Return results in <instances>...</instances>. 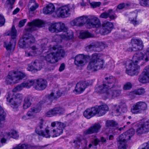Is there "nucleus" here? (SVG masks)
<instances>
[{"instance_id":"f257e3e1","label":"nucleus","mask_w":149,"mask_h":149,"mask_svg":"<svg viewBox=\"0 0 149 149\" xmlns=\"http://www.w3.org/2000/svg\"><path fill=\"white\" fill-rule=\"evenodd\" d=\"M45 123V121L43 119H39V123L36 130V132L38 134L46 138L49 137L50 136L54 137L59 136L63 133L62 130L57 127L52 129V130L49 132V128L47 127L45 129V132H44L40 130L46 127Z\"/></svg>"},{"instance_id":"f03ea898","label":"nucleus","mask_w":149,"mask_h":149,"mask_svg":"<svg viewBox=\"0 0 149 149\" xmlns=\"http://www.w3.org/2000/svg\"><path fill=\"white\" fill-rule=\"evenodd\" d=\"M65 55V52L62 47L56 45L49 49L47 55L45 57L46 61L51 63L57 62L58 60Z\"/></svg>"},{"instance_id":"7ed1b4c3","label":"nucleus","mask_w":149,"mask_h":149,"mask_svg":"<svg viewBox=\"0 0 149 149\" xmlns=\"http://www.w3.org/2000/svg\"><path fill=\"white\" fill-rule=\"evenodd\" d=\"M104 83L96 87L95 92L97 93H103L108 89L113 88L117 86L118 81L114 77L110 76L104 78Z\"/></svg>"},{"instance_id":"20e7f679","label":"nucleus","mask_w":149,"mask_h":149,"mask_svg":"<svg viewBox=\"0 0 149 149\" xmlns=\"http://www.w3.org/2000/svg\"><path fill=\"white\" fill-rule=\"evenodd\" d=\"M26 76L25 74L21 72L10 71L6 80V83L10 84L12 83H17Z\"/></svg>"},{"instance_id":"39448f33","label":"nucleus","mask_w":149,"mask_h":149,"mask_svg":"<svg viewBox=\"0 0 149 149\" xmlns=\"http://www.w3.org/2000/svg\"><path fill=\"white\" fill-rule=\"evenodd\" d=\"M11 92H9L7 95L6 99L7 101L10 103V105L13 108H16L20 105L23 99L22 95L20 94H17L15 98L12 97Z\"/></svg>"},{"instance_id":"423d86ee","label":"nucleus","mask_w":149,"mask_h":149,"mask_svg":"<svg viewBox=\"0 0 149 149\" xmlns=\"http://www.w3.org/2000/svg\"><path fill=\"white\" fill-rule=\"evenodd\" d=\"M121 91L122 90L120 89H116L112 90L108 89L104 92L100 93H103V96L105 97V99H111L119 96L121 94Z\"/></svg>"},{"instance_id":"0eeeda50","label":"nucleus","mask_w":149,"mask_h":149,"mask_svg":"<svg viewBox=\"0 0 149 149\" xmlns=\"http://www.w3.org/2000/svg\"><path fill=\"white\" fill-rule=\"evenodd\" d=\"M140 67L134 62L130 61L126 70V73L129 75L133 76L137 75L139 72Z\"/></svg>"},{"instance_id":"6e6552de","label":"nucleus","mask_w":149,"mask_h":149,"mask_svg":"<svg viewBox=\"0 0 149 149\" xmlns=\"http://www.w3.org/2000/svg\"><path fill=\"white\" fill-rule=\"evenodd\" d=\"M49 30L52 33H58L65 31L67 28L64 24L62 22L56 23L52 24L49 27Z\"/></svg>"},{"instance_id":"1a4fd4ad","label":"nucleus","mask_w":149,"mask_h":149,"mask_svg":"<svg viewBox=\"0 0 149 149\" xmlns=\"http://www.w3.org/2000/svg\"><path fill=\"white\" fill-rule=\"evenodd\" d=\"M87 27L88 28L92 27L97 28L100 26V22L98 18L94 16H91L87 18L86 20Z\"/></svg>"},{"instance_id":"9d476101","label":"nucleus","mask_w":149,"mask_h":149,"mask_svg":"<svg viewBox=\"0 0 149 149\" xmlns=\"http://www.w3.org/2000/svg\"><path fill=\"white\" fill-rule=\"evenodd\" d=\"M23 38V41L19 42V45L22 48L24 47L27 44L30 45L35 42V38L31 34H25L24 35Z\"/></svg>"},{"instance_id":"9b49d317","label":"nucleus","mask_w":149,"mask_h":149,"mask_svg":"<svg viewBox=\"0 0 149 149\" xmlns=\"http://www.w3.org/2000/svg\"><path fill=\"white\" fill-rule=\"evenodd\" d=\"M113 110L116 115H120L122 113H125L127 111V107L124 102H120L118 105H114L113 106Z\"/></svg>"},{"instance_id":"f8f14e48","label":"nucleus","mask_w":149,"mask_h":149,"mask_svg":"<svg viewBox=\"0 0 149 149\" xmlns=\"http://www.w3.org/2000/svg\"><path fill=\"white\" fill-rule=\"evenodd\" d=\"M29 27L26 29L28 31H31L36 29V27H42L44 26V23L41 20H36L28 23Z\"/></svg>"},{"instance_id":"ddd939ff","label":"nucleus","mask_w":149,"mask_h":149,"mask_svg":"<svg viewBox=\"0 0 149 149\" xmlns=\"http://www.w3.org/2000/svg\"><path fill=\"white\" fill-rule=\"evenodd\" d=\"M70 9L69 5L64 6L59 8L57 12L58 16L59 17L65 18L70 15Z\"/></svg>"},{"instance_id":"4468645a","label":"nucleus","mask_w":149,"mask_h":149,"mask_svg":"<svg viewBox=\"0 0 149 149\" xmlns=\"http://www.w3.org/2000/svg\"><path fill=\"white\" fill-rule=\"evenodd\" d=\"M138 80L140 83H146L149 82V67H146L139 77Z\"/></svg>"},{"instance_id":"2eb2a0df","label":"nucleus","mask_w":149,"mask_h":149,"mask_svg":"<svg viewBox=\"0 0 149 149\" xmlns=\"http://www.w3.org/2000/svg\"><path fill=\"white\" fill-rule=\"evenodd\" d=\"M36 80H28L26 82H23L19 85H18L14 88L13 92H16L22 90L23 88L26 87L27 88H30L33 85L34 86Z\"/></svg>"},{"instance_id":"dca6fc26","label":"nucleus","mask_w":149,"mask_h":149,"mask_svg":"<svg viewBox=\"0 0 149 149\" xmlns=\"http://www.w3.org/2000/svg\"><path fill=\"white\" fill-rule=\"evenodd\" d=\"M103 67V62H101L100 63L98 62L90 60L88 64L87 69L88 70H91L92 71H95L102 68Z\"/></svg>"},{"instance_id":"f3484780","label":"nucleus","mask_w":149,"mask_h":149,"mask_svg":"<svg viewBox=\"0 0 149 149\" xmlns=\"http://www.w3.org/2000/svg\"><path fill=\"white\" fill-rule=\"evenodd\" d=\"M65 111L64 109L61 107H57L50 110L46 113V116L49 117L54 116L57 114H63Z\"/></svg>"},{"instance_id":"a211bd4d","label":"nucleus","mask_w":149,"mask_h":149,"mask_svg":"<svg viewBox=\"0 0 149 149\" xmlns=\"http://www.w3.org/2000/svg\"><path fill=\"white\" fill-rule=\"evenodd\" d=\"M88 17L87 16L83 15L74 19L71 22L70 24L72 26H82L85 23H86V20Z\"/></svg>"},{"instance_id":"6ab92c4d","label":"nucleus","mask_w":149,"mask_h":149,"mask_svg":"<svg viewBox=\"0 0 149 149\" xmlns=\"http://www.w3.org/2000/svg\"><path fill=\"white\" fill-rule=\"evenodd\" d=\"M42 68L41 64L38 60L32 61L31 65H29L27 68V70L33 72H35L40 70Z\"/></svg>"},{"instance_id":"aec40b11","label":"nucleus","mask_w":149,"mask_h":149,"mask_svg":"<svg viewBox=\"0 0 149 149\" xmlns=\"http://www.w3.org/2000/svg\"><path fill=\"white\" fill-rule=\"evenodd\" d=\"M34 88L37 90L42 91L45 89L47 86V81L45 80L39 79L36 80Z\"/></svg>"},{"instance_id":"412c9836","label":"nucleus","mask_w":149,"mask_h":149,"mask_svg":"<svg viewBox=\"0 0 149 149\" xmlns=\"http://www.w3.org/2000/svg\"><path fill=\"white\" fill-rule=\"evenodd\" d=\"M95 114L100 116L104 115L109 110V107L106 104H103L97 107H94Z\"/></svg>"},{"instance_id":"4be33fe9","label":"nucleus","mask_w":149,"mask_h":149,"mask_svg":"<svg viewBox=\"0 0 149 149\" xmlns=\"http://www.w3.org/2000/svg\"><path fill=\"white\" fill-rule=\"evenodd\" d=\"M113 24L111 22H107L102 24V31L103 34L107 35L111 32L113 28Z\"/></svg>"},{"instance_id":"5701e85b","label":"nucleus","mask_w":149,"mask_h":149,"mask_svg":"<svg viewBox=\"0 0 149 149\" xmlns=\"http://www.w3.org/2000/svg\"><path fill=\"white\" fill-rule=\"evenodd\" d=\"M101 126L99 123H95L84 132V134L87 135L97 133L99 131Z\"/></svg>"},{"instance_id":"b1692460","label":"nucleus","mask_w":149,"mask_h":149,"mask_svg":"<svg viewBox=\"0 0 149 149\" xmlns=\"http://www.w3.org/2000/svg\"><path fill=\"white\" fill-rule=\"evenodd\" d=\"M131 43L134 51L142 49L143 45L141 40L136 39H132L131 40Z\"/></svg>"},{"instance_id":"393cba45","label":"nucleus","mask_w":149,"mask_h":149,"mask_svg":"<svg viewBox=\"0 0 149 149\" xmlns=\"http://www.w3.org/2000/svg\"><path fill=\"white\" fill-rule=\"evenodd\" d=\"M88 85V83L86 81L79 82L76 84L74 91L78 93H80L83 92Z\"/></svg>"},{"instance_id":"a878e982","label":"nucleus","mask_w":149,"mask_h":149,"mask_svg":"<svg viewBox=\"0 0 149 149\" xmlns=\"http://www.w3.org/2000/svg\"><path fill=\"white\" fill-rule=\"evenodd\" d=\"M103 44L102 42H97L95 44L90 45L86 47L87 49L90 51H95L99 52L101 50V49H97L98 48H102L104 47Z\"/></svg>"},{"instance_id":"bb28decb","label":"nucleus","mask_w":149,"mask_h":149,"mask_svg":"<svg viewBox=\"0 0 149 149\" xmlns=\"http://www.w3.org/2000/svg\"><path fill=\"white\" fill-rule=\"evenodd\" d=\"M41 109V107L40 105L31 108L28 111L27 116L29 118H33L35 116V113H38L40 111Z\"/></svg>"},{"instance_id":"cd10ccee","label":"nucleus","mask_w":149,"mask_h":149,"mask_svg":"<svg viewBox=\"0 0 149 149\" xmlns=\"http://www.w3.org/2000/svg\"><path fill=\"white\" fill-rule=\"evenodd\" d=\"M31 51L28 52L25 51V56H35L37 54H40L42 51V50L40 51L39 49L36 48L35 46H33L31 48Z\"/></svg>"},{"instance_id":"c85d7f7f","label":"nucleus","mask_w":149,"mask_h":149,"mask_svg":"<svg viewBox=\"0 0 149 149\" xmlns=\"http://www.w3.org/2000/svg\"><path fill=\"white\" fill-rule=\"evenodd\" d=\"M85 57L83 54H79L75 57L74 63L78 66H81L84 65Z\"/></svg>"},{"instance_id":"c756f323","label":"nucleus","mask_w":149,"mask_h":149,"mask_svg":"<svg viewBox=\"0 0 149 149\" xmlns=\"http://www.w3.org/2000/svg\"><path fill=\"white\" fill-rule=\"evenodd\" d=\"M95 107L86 109L84 112V115L86 118L90 119L95 115Z\"/></svg>"},{"instance_id":"7c9ffc66","label":"nucleus","mask_w":149,"mask_h":149,"mask_svg":"<svg viewBox=\"0 0 149 149\" xmlns=\"http://www.w3.org/2000/svg\"><path fill=\"white\" fill-rule=\"evenodd\" d=\"M54 96V93H51L50 95H46L43 98V101H40V103L43 104L47 103V104H50L53 99L55 98Z\"/></svg>"},{"instance_id":"2f4dec72","label":"nucleus","mask_w":149,"mask_h":149,"mask_svg":"<svg viewBox=\"0 0 149 149\" xmlns=\"http://www.w3.org/2000/svg\"><path fill=\"white\" fill-rule=\"evenodd\" d=\"M6 116V113L0 105V128L3 127L4 125Z\"/></svg>"},{"instance_id":"473e14b6","label":"nucleus","mask_w":149,"mask_h":149,"mask_svg":"<svg viewBox=\"0 0 149 149\" xmlns=\"http://www.w3.org/2000/svg\"><path fill=\"white\" fill-rule=\"evenodd\" d=\"M55 7L52 3H49L43 9V13L44 14H51L54 11Z\"/></svg>"},{"instance_id":"72a5a7b5","label":"nucleus","mask_w":149,"mask_h":149,"mask_svg":"<svg viewBox=\"0 0 149 149\" xmlns=\"http://www.w3.org/2000/svg\"><path fill=\"white\" fill-rule=\"evenodd\" d=\"M16 43L15 40H11L9 43H7L6 42H4V46L7 50H13Z\"/></svg>"},{"instance_id":"f704fd0d","label":"nucleus","mask_w":149,"mask_h":149,"mask_svg":"<svg viewBox=\"0 0 149 149\" xmlns=\"http://www.w3.org/2000/svg\"><path fill=\"white\" fill-rule=\"evenodd\" d=\"M144 60V56L143 54L141 52L135 54L132 58L133 61L135 63H137L139 61Z\"/></svg>"},{"instance_id":"c9c22d12","label":"nucleus","mask_w":149,"mask_h":149,"mask_svg":"<svg viewBox=\"0 0 149 149\" xmlns=\"http://www.w3.org/2000/svg\"><path fill=\"white\" fill-rule=\"evenodd\" d=\"M66 125V122L64 123L58 121L53 122L51 123V126L52 127L56 126L59 129H61L63 132V130L65 128Z\"/></svg>"},{"instance_id":"e433bc0d","label":"nucleus","mask_w":149,"mask_h":149,"mask_svg":"<svg viewBox=\"0 0 149 149\" xmlns=\"http://www.w3.org/2000/svg\"><path fill=\"white\" fill-rule=\"evenodd\" d=\"M73 33L71 31L64 32L61 34L60 35L61 37L65 40L70 39L73 38Z\"/></svg>"},{"instance_id":"4c0bfd02","label":"nucleus","mask_w":149,"mask_h":149,"mask_svg":"<svg viewBox=\"0 0 149 149\" xmlns=\"http://www.w3.org/2000/svg\"><path fill=\"white\" fill-rule=\"evenodd\" d=\"M32 97L30 96L26 97L24 101L23 107L24 109H26L30 107L31 104Z\"/></svg>"},{"instance_id":"58836bf2","label":"nucleus","mask_w":149,"mask_h":149,"mask_svg":"<svg viewBox=\"0 0 149 149\" xmlns=\"http://www.w3.org/2000/svg\"><path fill=\"white\" fill-rule=\"evenodd\" d=\"M101 55L99 53H95L92 54L91 58L90 60L93 61H95L96 62H98V63H100L101 62L104 63V60L100 58Z\"/></svg>"},{"instance_id":"ea45409f","label":"nucleus","mask_w":149,"mask_h":149,"mask_svg":"<svg viewBox=\"0 0 149 149\" xmlns=\"http://www.w3.org/2000/svg\"><path fill=\"white\" fill-rule=\"evenodd\" d=\"M17 30L14 25H13L10 31H7L5 33L6 36H10L12 40H15L17 36Z\"/></svg>"},{"instance_id":"a19ab883","label":"nucleus","mask_w":149,"mask_h":149,"mask_svg":"<svg viewBox=\"0 0 149 149\" xmlns=\"http://www.w3.org/2000/svg\"><path fill=\"white\" fill-rule=\"evenodd\" d=\"M28 7L29 8V11L32 12L38 7V5L34 0H31L29 2Z\"/></svg>"},{"instance_id":"79ce46f5","label":"nucleus","mask_w":149,"mask_h":149,"mask_svg":"<svg viewBox=\"0 0 149 149\" xmlns=\"http://www.w3.org/2000/svg\"><path fill=\"white\" fill-rule=\"evenodd\" d=\"M139 102L134 104L131 109V111L134 114H137L141 112Z\"/></svg>"},{"instance_id":"37998d69","label":"nucleus","mask_w":149,"mask_h":149,"mask_svg":"<svg viewBox=\"0 0 149 149\" xmlns=\"http://www.w3.org/2000/svg\"><path fill=\"white\" fill-rule=\"evenodd\" d=\"M145 89L142 88H141L139 89L136 90L133 92L130 93V95H142L145 93Z\"/></svg>"},{"instance_id":"c03bdc74","label":"nucleus","mask_w":149,"mask_h":149,"mask_svg":"<svg viewBox=\"0 0 149 149\" xmlns=\"http://www.w3.org/2000/svg\"><path fill=\"white\" fill-rule=\"evenodd\" d=\"M92 35L87 31H84L81 32L79 38L82 39H84L87 38L91 37Z\"/></svg>"},{"instance_id":"a18cd8bd","label":"nucleus","mask_w":149,"mask_h":149,"mask_svg":"<svg viewBox=\"0 0 149 149\" xmlns=\"http://www.w3.org/2000/svg\"><path fill=\"white\" fill-rule=\"evenodd\" d=\"M17 146L18 149H28L33 147L30 144H20Z\"/></svg>"},{"instance_id":"49530a36","label":"nucleus","mask_w":149,"mask_h":149,"mask_svg":"<svg viewBox=\"0 0 149 149\" xmlns=\"http://www.w3.org/2000/svg\"><path fill=\"white\" fill-rule=\"evenodd\" d=\"M113 10L109 9L108 10V12H104L103 13L100 15V17L103 18H107L109 17L110 14L112 13Z\"/></svg>"},{"instance_id":"de8ad7c7","label":"nucleus","mask_w":149,"mask_h":149,"mask_svg":"<svg viewBox=\"0 0 149 149\" xmlns=\"http://www.w3.org/2000/svg\"><path fill=\"white\" fill-rule=\"evenodd\" d=\"M48 42V39H44L42 40L41 44V47L42 49L39 50L40 51L42 50L41 53L43 52V51L45 49H46L47 47H46L47 43Z\"/></svg>"},{"instance_id":"09e8293b","label":"nucleus","mask_w":149,"mask_h":149,"mask_svg":"<svg viewBox=\"0 0 149 149\" xmlns=\"http://www.w3.org/2000/svg\"><path fill=\"white\" fill-rule=\"evenodd\" d=\"M145 132H146L143 128L142 124L139 125L136 129V132L138 134H141Z\"/></svg>"},{"instance_id":"8fccbe9b","label":"nucleus","mask_w":149,"mask_h":149,"mask_svg":"<svg viewBox=\"0 0 149 149\" xmlns=\"http://www.w3.org/2000/svg\"><path fill=\"white\" fill-rule=\"evenodd\" d=\"M139 103L141 112L147 109V105L146 103L143 102H139Z\"/></svg>"},{"instance_id":"3c124183","label":"nucleus","mask_w":149,"mask_h":149,"mask_svg":"<svg viewBox=\"0 0 149 149\" xmlns=\"http://www.w3.org/2000/svg\"><path fill=\"white\" fill-rule=\"evenodd\" d=\"M123 134H121L117 139L118 143H126V141L125 138Z\"/></svg>"},{"instance_id":"603ef678","label":"nucleus","mask_w":149,"mask_h":149,"mask_svg":"<svg viewBox=\"0 0 149 149\" xmlns=\"http://www.w3.org/2000/svg\"><path fill=\"white\" fill-rule=\"evenodd\" d=\"M106 125L108 127H114L117 125V123L113 120H107L106 122Z\"/></svg>"},{"instance_id":"864d4df0","label":"nucleus","mask_w":149,"mask_h":149,"mask_svg":"<svg viewBox=\"0 0 149 149\" xmlns=\"http://www.w3.org/2000/svg\"><path fill=\"white\" fill-rule=\"evenodd\" d=\"M9 135L14 139H17L19 137V134L15 130H12L9 133Z\"/></svg>"},{"instance_id":"5fc2aeb1","label":"nucleus","mask_w":149,"mask_h":149,"mask_svg":"<svg viewBox=\"0 0 149 149\" xmlns=\"http://www.w3.org/2000/svg\"><path fill=\"white\" fill-rule=\"evenodd\" d=\"M14 3L6 1L4 6L5 8L9 10L12 9L14 7Z\"/></svg>"},{"instance_id":"6e6d98bb","label":"nucleus","mask_w":149,"mask_h":149,"mask_svg":"<svg viewBox=\"0 0 149 149\" xmlns=\"http://www.w3.org/2000/svg\"><path fill=\"white\" fill-rule=\"evenodd\" d=\"M130 6V5L128 3H123L118 5L117 8L119 9H122L123 8L127 9Z\"/></svg>"},{"instance_id":"4d7b16f0","label":"nucleus","mask_w":149,"mask_h":149,"mask_svg":"<svg viewBox=\"0 0 149 149\" xmlns=\"http://www.w3.org/2000/svg\"><path fill=\"white\" fill-rule=\"evenodd\" d=\"M132 85L130 82H127L123 86V89L125 90H129L131 89Z\"/></svg>"},{"instance_id":"13d9d810","label":"nucleus","mask_w":149,"mask_h":149,"mask_svg":"<svg viewBox=\"0 0 149 149\" xmlns=\"http://www.w3.org/2000/svg\"><path fill=\"white\" fill-rule=\"evenodd\" d=\"M141 124L146 132H148L149 131V121H147Z\"/></svg>"},{"instance_id":"bf43d9fd","label":"nucleus","mask_w":149,"mask_h":149,"mask_svg":"<svg viewBox=\"0 0 149 149\" xmlns=\"http://www.w3.org/2000/svg\"><path fill=\"white\" fill-rule=\"evenodd\" d=\"M129 20L130 21V23L135 26L139 24V22L136 20V18H134L132 19V17H130Z\"/></svg>"},{"instance_id":"052dcab7","label":"nucleus","mask_w":149,"mask_h":149,"mask_svg":"<svg viewBox=\"0 0 149 149\" xmlns=\"http://www.w3.org/2000/svg\"><path fill=\"white\" fill-rule=\"evenodd\" d=\"M140 3L142 6H149V0H141Z\"/></svg>"},{"instance_id":"680f3d73","label":"nucleus","mask_w":149,"mask_h":149,"mask_svg":"<svg viewBox=\"0 0 149 149\" xmlns=\"http://www.w3.org/2000/svg\"><path fill=\"white\" fill-rule=\"evenodd\" d=\"M91 7L93 8L99 7L101 4L100 2H92L90 3Z\"/></svg>"},{"instance_id":"e2e57ef3","label":"nucleus","mask_w":149,"mask_h":149,"mask_svg":"<svg viewBox=\"0 0 149 149\" xmlns=\"http://www.w3.org/2000/svg\"><path fill=\"white\" fill-rule=\"evenodd\" d=\"M144 56V60L147 61L149 60V48L146 50V54Z\"/></svg>"},{"instance_id":"0e129e2a","label":"nucleus","mask_w":149,"mask_h":149,"mask_svg":"<svg viewBox=\"0 0 149 149\" xmlns=\"http://www.w3.org/2000/svg\"><path fill=\"white\" fill-rule=\"evenodd\" d=\"M5 20L4 17L0 15V27L3 26L5 23Z\"/></svg>"},{"instance_id":"69168bd1","label":"nucleus","mask_w":149,"mask_h":149,"mask_svg":"<svg viewBox=\"0 0 149 149\" xmlns=\"http://www.w3.org/2000/svg\"><path fill=\"white\" fill-rule=\"evenodd\" d=\"M118 149H126L127 146L126 143H119Z\"/></svg>"},{"instance_id":"338daca9","label":"nucleus","mask_w":149,"mask_h":149,"mask_svg":"<svg viewBox=\"0 0 149 149\" xmlns=\"http://www.w3.org/2000/svg\"><path fill=\"white\" fill-rule=\"evenodd\" d=\"M128 134L131 137L134 134V130L133 129H130L129 130L126 131Z\"/></svg>"},{"instance_id":"774afa93","label":"nucleus","mask_w":149,"mask_h":149,"mask_svg":"<svg viewBox=\"0 0 149 149\" xmlns=\"http://www.w3.org/2000/svg\"><path fill=\"white\" fill-rule=\"evenodd\" d=\"M27 19H23L20 21L19 22L18 26L20 27H21L23 26L25 23L26 22Z\"/></svg>"}]
</instances>
